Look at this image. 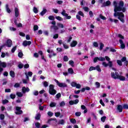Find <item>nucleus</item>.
<instances>
[{
	"label": "nucleus",
	"instance_id": "b1692460",
	"mask_svg": "<svg viewBox=\"0 0 128 128\" xmlns=\"http://www.w3.org/2000/svg\"><path fill=\"white\" fill-rule=\"evenodd\" d=\"M10 76L12 78H14L16 76V74L14 73V72L12 70H10Z\"/></svg>",
	"mask_w": 128,
	"mask_h": 128
},
{
	"label": "nucleus",
	"instance_id": "6e6d98bb",
	"mask_svg": "<svg viewBox=\"0 0 128 128\" xmlns=\"http://www.w3.org/2000/svg\"><path fill=\"white\" fill-rule=\"evenodd\" d=\"M48 20H54V16H48Z\"/></svg>",
	"mask_w": 128,
	"mask_h": 128
},
{
	"label": "nucleus",
	"instance_id": "49530a36",
	"mask_svg": "<svg viewBox=\"0 0 128 128\" xmlns=\"http://www.w3.org/2000/svg\"><path fill=\"white\" fill-rule=\"evenodd\" d=\"M92 70H96V67L91 66L89 68V72H92Z\"/></svg>",
	"mask_w": 128,
	"mask_h": 128
},
{
	"label": "nucleus",
	"instance_id": "c03bdc74",
	"mask_svg": "<svg viewBox=\"0 0 128 128\" xmlns=\"http://www.w3.org/2000/svg\"><path fill=\"white\" fill-rule=\"evenodd\" d=\"M124 110H128V104H124L122 105Z\"/></svg>",
	"mask_w": 128,
	"mask_h": 128
},
{
	"label": "nucleus",
	"instance_id": "bb28decb",
	"mask_svg": "<svg viewBox=\"0 0 128 128\" xmlns=\"http://www.w3.org/2000/svg\"><path fill=\"white\" fill-rule=\"evenodd\" d=\"M96 70L98 72H102V69H100V65H98L95 67Z\"/></svg>",
	"mask_w": 128,
	"mask_h": 128
},
{
	"label": "nucleus",
	"instance_id": "bf43d9fd",
	"mask_svg": "<svg viewBox=\"0 0 128 128\" xmlns=\"http://www.w3.org/2000/svg\"><path fill=\"white\" fill-rule=\"evenodd\" d=\"M60 106H66V103L64 102V101H62L60 104Z\"/></svg>",
	"mask_w": 128,
	"mask_h": 128
},
{
	"label": "nucleus",
	"instance_id": "f8f14e48",
	"mask_svg": "<svg viewBox=\"0 0 128 128\" xmlns=\"http://www.w3.org/2000/svg\"><path fill=\"white\" fill-rule=\"evenodd\" d=\"M32 44V42L28 41V40H24L22 42L23 46H30Z\"/></svg>",
	"mask_w": 128,
	"mask_h": 128
},
{
	"label": "nucleus",
	"instance_id": "4be33fe9",
	"mask_svg": "<svg viewBox=\"0 0 128 128\" xmlns=\"http://www.w3.org/2000/svg\"><path fill=\"white\" fill-rule=\"evenodd\" d=\"M46 12H48V10H46V8H43V10L40 13V16H44L46 14Z\"/></svg>",
	"mask_w": 128,
	"mask_h": 128
},
{
	"label": "nucleus",
	"instance_id": "8fccbe9b",
	"mask_svg": "<svg viewBox=\"0 0 128 128\" xmlns=\"http://www.w3.org/2000/svg\"><path fill=\"white\" fill-rule=\"evenodd\" d=\"M63 60L64 62H68V57L66 56H64Z\"/></svg>",
	"mask_w": 128,
	"mask_h": 128
},
{
	"label": "nucleus",
	"instance_id": "dca6fc26",
	"mask_svg": "<svg viewBox=\"0 0 128 128\" xmlns=\"http://www.w3.org/2000/svg\"><path fill=\"white\" fill-rule=\"evenodd\" d=\"M78 44V42L76 40H72V42L70 44V46L71 48H74Z\"/></svg>",
	"mask_w": 128,
	"mask_h": 128
},
{
	"label": "nucleus",
	"instance_id": "4d7b16f0",
	"mask_svg": "<svg viewBox=\"0 0 128 128\" xmlns=\"http://www.w3.org/2000/svg\"><path fill=\"white\" fill-rule=\"evenodd\" d=\"M70 122H72V124H76V119L74 118H72L70 120Z\"/></svg>",
	"mask_w": 128,
	"mask_h": 128
},
{
	"label": "nucleus",
	"instance_id": "f704fd0d",
	"mask_svg": "<svg viewBox=\"0 0 128 128\" xmlns=\"http://www.w3.org/2000/svg\"><path fill=\"white\" fill-rule=\"evenodd\" d=\"M100 18H101V20H106V16H102V14H100Z\"/></svg>",
	"mask_w": 128,
	"mask_h": 128
},
{
	"label": "nucleus",
	"instance_id": "37998d69",
	"mask_svg": "<svg viewBox=\"0 0 128 128\" xmlns=\"http://www.w3.org/2000/svg\"><path fill=\"white\" fill-rule=\"evenodd\" d=\"M76 84L77 83L74 82H71V86H72V88H76Z\"/></svg>",
	"mask_w": 128,
	"mask_h": 128
},
{
	"label": "nucleus",
	"instance_id": "338daca9",
	"mask_svg": "<svg viewBox=\"0 0 128 128\" xmlns=\"http://www.w3.org/2000/svg\"><path fill=\"white\" fill-rule=\"evenodd\" d=\"M14 88H20V83H16L14 85Z\"/></svg>",
	"mask_w": 128,
	"mask_h": 128
},
{
	"label": "nucleus",
	"instance_id": "774afa93",
	"mask_svg": "<svg viewBox=\"0 0 128 128\" xmlns=\"http://www.w3.org/2000/svg\"><path fill=\"white\" fill-rule=\"evenodd\" d=\"M76 88H82V85L80 84H76Z\"/></svg>",
	"mask_w": 128,
	"mask_h": 128
},
{
	"label": "nucleus",
	"instance_id": "9d476101",
	"mask_svg": "<svg viewBox=\"0 0 128 128\" xmlns=\"http://www.w3.org/2000/svg\"><path fill=\"white\" fill-rule=\"evenodd\" d=\"M6 46L8 48H11L12 46V41L10 39L7 40Z\"/></svg>",
	"mask_w": 128,
	"mask_h": 128
},
{
	"label": "nucleus",
	"instance_id": "3c124183",
	"mask_svg": "<svg viewBox=\"0 0 128 128\" xmlns=\"http://www.w3.org/2000/svg\"><path fill=\"white\" fill-rule=\"evenodd\" d=\"M0 120H4V114H0Z\"/></svg>",
	"mask_w": 128,
	"mask_h": 128
},
{
	"label": "nucleus",
	"instance_id": "69168bd1",
	"mask_svg": "<svg viewBox=\"0 0 128 128\" xmlns=\"http://www.w3.org/2000/svg\"><path fill=\"white\" fill-rule=\"evenodd\" d=\"M56 98H60L62 96V94H60V93H58L56 94Z\"/></svg>",
	"mask_w": 128,
	"mask_h": 128
},
{
	"label": "nucleus",
	"instance_id": "2f4dec72",
	"mask_svg": "<svg viewBox=\"0 0 128 128\" xmlns=\"http://www.w3.org/2000/svg\"><path fill=\"white\" fill-rule=\"evenodd\" d=\"M69 64H70V66H74V60H71L69 61Z\"/></svg>",
	"mask_w": 128,
	"mask_h": 128
},
{
	"label": "nucleus",
	"instance_id": "0eeeda50",
	"mask_svg": "<svg viewBox=\"0 0 128 128\" xmlns=\"http://www.w3.org/2000/svg\"><path fill=\"white\" fill-rule=\"evenodd\" d=\"M102 64L105 68H106L108 66H109V68H112V61H109L108 64H106V62H103L102 63Z\"/></svg>",
	"mask_w": 128,
	"mask_h": 128
},
{
	"label": "nucleus",
	"instance_id": "f03ea898",
	"mask_svg": "<svg viewBox=\"0 0 128 128\" xmlns=\"http://www.w3.org/2000/svg\"><path fill=\"white\" fill-rule=\"evenodd\" d=\"M49 94L51 96H54L56 94V90H54V85L50 84L49 86Z\"/></svg>",
	"mask_w": 128,
	"mask_h": 128
},
{
	"label": "nucleus",
	"instance_id": "a211bd4d",
	"mask_svg": "<svg viewBox=\"0 0 128 128\" xmlns=\"http://www.w3.org/2000/svg\"><path fill=\"white\" fill-rule=\"evenodd\" d=\"M110 0H107L106 2H104L102 4V6H110Z\"/></svg>",
	"mask_w": 128,
	"mask_h": 128
},
{
	"label": "nucleus",
	"instance_id": "e433bc0d",
	"mask_svg": "<svg viewBox=\"0 0 128 128\" xmlns=\"http://www.w3.org/2000/svg\"><path fill=\"white\" fill-rule=\"evenodd\" d=\"M35 126L37 128H40V123L38 122L35 123Z\"/></svg>",
	"mask_w": 128,
	"mask_h": 128
},
{
	"label": "nucleus",
	"instance_id": "412c9836",
	"mask_svg": "<svg viewBox=\"0 0 128 128\" xmlns=\"http://www.w3.org/2000/svg\"><path fill=\"white\" fill-rule=\"evenodd\" d=\"M41 116L42 115H40V114H37L35 116V120H40Z\"/></svg>",
	"mask_w": 128,
	"mask_h": 128
},
{
	"label": "nucleus",
	"instance_id": "c756f323",
	"mask_svg": "<svg viewBox=\"0 0 128 128\" xmlns=\"http://www.w3.org/2000/svg\"><path fill=\"white\" fill-rule=\"evenodd\" d=\"M68 72L69 74H74V70L72 69V68H69L68 69Z\"/></svg>",
	"mask_w": 128,
	"mask_h": 128
},
{
	"label": "nucleus",
	"instance_id": "423d86ee",
	"mask_svg": "<svg viewBox=\"0 0 128 128\" xmlns=\"http://www.w3.org/2000/svg\"><path fill=\"white\" fill-rule=\"evenodd\" d=\"M98 60L99 62H104V60H106V58L104 57H95L94 59V62H98Z\"/></svg>",
	"mask_w": 128,
	"mask_h": 128
},
{
	"label": "nucleus",
	"instance_id": "6ab92c4d",
	"mask_svg": "<svg viewBox=\"0 0 128 128\" xmlns=\"http://www.w3.org/2000/svg\"><path fill=\"white\" fill-rule=\"evenodd\" d=\"M2 67L4 68H6V62H2V61L0 60V68H2Z\"/></svg>",
	"mask_w": 128,
	"mask_h": 128
},
{
	"label": "nucleus",
	"instance_id": "f257e3e1",
	"mask_svg": "<svg viewBox=\"0 0 128 128\" xmlns=\"http://www.w3.org/2000/svg\"><path fill=\"white\" fill-rule=\"evenodd\" d=\"M111 78L114 80H120L124 81L126 80V77L120 75L118 72H111Z\"/></svg>",
	"mask_w": 128,
	"mask_h": 128
},
{
	"label": "nucleus",
	"instance_id": "c85d7f7f",
	"mask_svg": "<svg viewBox=\"0 0 128 128\" xmlns=\"http://www.w3.org/2000/svg\"><path fill=\"white\" fill-rule=\"evenodd\" d=\"M64 122H66L64 120H60L58 121V124H62L64 125Z\"/></svg>",
	"mask_w": 128,
	"mask_h": 128
},
{
	"label": "nucleus",
	"instance_id": "052dcab7",
	"mask_svg": "<svg viewBox=\"0 0 128 128\" xmlns=\"http://www.w3.org/2000/svg\"><path fill=\"white\" fill-rule=\"evenodd\" d=\"M48 114L49 116L52 117L54 116V113H52V112H48Z\"/></svg>",
	"mask_w": 128,
	"mask_h": 128
},
{
	"label": "nucleus",
	"instance_id": "a878e982",
	"mask_svg": "<svg viewBox=\"0 0 128 128\" xmlns=\"http://www.w3.org/2000/svg\"><path fill=\"white\" fill-rule=\"evenodd\" d=\"M116 63L120 66H122V60H116Z\"/></svg>",
	"mask_w": 128,
	"mask_h": 128
},
{
	"label": "nucleus",
	"instance_id": "58836bf2",
	"mask_svg": "<svg viewBox=\"0 0 128 128\" xmlns=\"http://www.w3.org/2000/svg\"><path fill=\"white\" fill-rule=\"evenodd\" d=\"M33 12H34V14H38V10L36 7H34Z\"/></svg>",
	"mask_w": 128,
	"mask_h": 128
},
{
	"label": "nucleus",
	"instance_id": "0e129e2a",
	"mask_svg": "<svg viewBox=\"0 0 128 128\" xmlns=\"http://www.w3.org/2000/svg\"><path fill=\"white\" fill-rule=\"evenodd\" d=\"M81 114H82V112H76L75 113V116H80Z\"/></svg>",
	"mask_w": 128,
	"mask_h": 128
},
{
	"label": "nucleus",
	"instance_id": "864d4df0",
	"mask_svg": "<svg viewBox=\"0 0 128 128\" xmlns=\"http://www.w3.org/2000/svg\"><path fill=\"white\" fill-rule=\"evenodd\" d=\"M118 20H120L122 22L123 24H124V18H122L120 16H118Z\"/></svg>",
	"mask_w": 128,
	"mask_h": 128
},
{
	"label": "nucleus",
	"instance_id": "603ef678",
	"mask_svg": "<svg viewBox=\"0 0 128 128\" xmlns=\"http://www.w3.org/2000/svg\"><path fill=\"white\" fill-rule=\"evenodd\" d=\"M8 100L6 99H5L2 101V104H8Z\"/></svg>",
	"mask_w": 128,
	"mask_h": 128
},
{
	"label": "nucleus",
	"instance_id": "4c0bfd02",
	"mask_svg": "<svg viewBox=\"0 0 128 128\" xmlns=\"http://www.w3.org/2000/svg\"><path fill=\"white\" fill-rule=\"evenodd\" d=\"M16 96H18L19 98H22V96H24V94H22V92H17L16 94Z\"/></svg>",
	"mask_w": 128,
	"mask_h": 128
},
{
	"label": "nucleus",
	"instance_id": "473e14b6",
	"mask_svg": "<svg viewBox=\"0 0 128 128\" xmlns=\"http://www.w3.org/2000/svg\"><path fill=\"white\" fill-rule=\"evenodd\" d=\"M110 22H115V24H118V20H113L112 18H110Z\"/></svg>",
	"mask_w": 128,
	"mask_h": 128
},
{
	"label": "nucleus",
	"instance_id": "39448f33",
	"mask_svg": "<svg viewBox=\"0 0 128 128\" xmlns=\"http://www.w3.org/2000/svg\"><path fill=\"white\" fill-rule=\"evenodd\" d=\"M61 14L64 16H66V20H70L72 18V16H68V14L66 13V10H62Z\"/></svg>",
	"mask_w": 128,
	"mask_h": 128
},
{
	"label": "nucleus",
	"instance_id": "5fc2aeb1",
	"mask_svg": "<svg viewBox=\"0 0 128 128\" xmlns=\"http://www.w3.org/2000/svg\"><path fill=\"white\" fill-rule=\"evenodd\" d=\"M10 98L12 100H14V98H16V94H10Z\"/></svg>",
	"mask_w": 128,
	"mask_h": 128
},
{
	"label": "nucleus",
	"instance_id": "393cba45",
	"mask_svg": "<svg viewBox=\"0 0 128 128\" xmlns=\"http://www.w3.org/2000/svg\"><path fill=\"white\" fill-rule=\"evenodd\" d=\"M56 103L54 102H51L50 104V108H54V106H56Z\"/></svg>",
	"mask_w": 128,
	"mask_h": 128
},
{
	"label": "nucleus",
	"instance_id": "13d9d810",
	"mask_svg": "<svg viewBox=\"0 0 128 128\" xmlns=\"http://www.w3.org/2000/svg\"><path fill=\"white\" fill-rule=\"evenodd\" d=\"M104 44H102V42L100 43V50H102V48H104Z\"/></svg>",
	"mask_w": 128,
	"mask_h": 128
},
{
	"label": "nucleus",
	"instance_id": "5701e85b",
	"mask_svg": "<svg viewBox=\"0 0 128 128\" xmlns=\"http://www.w3.org/2000/svg\"><path fill=\"white\" fill-rule=\"evenodd\" d=\"M6 10L8 14H10V12H12L10 9V8L8 7V4H6Z\"/></svg>",
	"mask_w": 128,
	"mask_h": 128
},
{
	"label": "nucleus",
	"instance_id": "1a4fd4ad",
	"mask_svg": "<svg viewBox=\"0 0 128 128\" xmlns=\"http://www.w3.org/2000/svg\"><path fill=\"white\" fill-rule=\"evenodd\" d=\"M114 16H120V18H124V14L122 12H114Z\"/></svg>",
	"mask_w": 128,
	"mask_h": 128
},
{
	"label": "nucleus",
	"instance_id": "c9c22d12",
	"mask_svg": "<svg viewBox=\"0 0 128 128\" xmlns=\"http://www.w3.org/2000/svg\"><path fill=\"white\" fill-rule=\"evenodd\" d=\"M124 4V1L121 0V1L120 2H119V6L123 8Z\"/></svg>",
	"mask_w": 128,
	"mask_h": 128
},
{
	"label": "nucleus",
	"instance_id": "a19ab883",
	"mask_svg": "<svg viewBox=\"0 0 128 128\" xmlns=\"http://www.w3.org/2000/svg\"><path fill=\"white\" fill-rule=\"evenodd\" d=\"M95 84H96V88H100V82H96L95 83Z\"/></svg>",
	"mask_w": 128,
	"mask_h": 128
},
{
	"label": "nucleus",
	"instance_id": "20e7f679",
	"mask_svg": "<svg viewBox=\"0 0 128 128\" xmlns=\"http://www.w3.org/2000/svg\"><path fill=\"white\" fill-rule=\"evenodd\" d=\"M54 80L60 88H68V84H66L60 83L56 79Z\"/></svg>",
	"mask_w": 128,
	"mask_h": 128
},
{
	"label": "nucleus",
	"instance_id": "ddd939ff",
	"mask_svg": "<svg viewBox=\"0 0 128 128\" xmlns=\"http://www.w3.org/2000/svg\"><path fill=\"white\" fill-rule=\"evenodd\" d=\"M122 108H124L120 104L117 105L116 110H117L118 112H122Z\"/></svg>",
	"mask_w": 128,
	"mask_h": 128
},
{
	"label": "nucleus",
	"instance_id": "cd10ccee",
	"mask_svg": "<svg viewBox=\"0 0 128 128\" xmlns=\"http://www.w3.org/2000/svg\"><path fill=\"white\" fill-rule=\"evenodd\" d=\"M50 28L54 30H58V27L56 26H50Z\"/></svg>",
	"mask_w": 128,
	"mask_h": 128
},
{
	"label": "nucleus",
	"instance_id": "2eb2a0df",
	"mask_svg": "<svg viewBox=\"0 0 128 128\" xmlns=\"http://www.w3.org/2000/svg\"><path fill=\"white\" fill-rule=\"evenodd\" d=\"M22 92L23 94H26V92H30V88L24 86L22 88Z\"/></svg>",
	"mask_w": 128,
	"mask_h": 128
},
{
	"label": "nucleus",
	"instance_id": "680f3d73",
	"mask_svg": "<svg viewBox=\"0 0 128 128\" xmlns=\"http://www.w3.org/2000/svg\"><path fill=\"white\" fill-rule=\"evenodd\" d=\"M18 56L19 58H22V56H24V54H22V52H19L18 54Z\"/></svg>",
	"mask_w": 128,
	"mask_h": 128
},
{
	"label": "nucleus",
	"instance_id": "e2e57ef3",
	"mask_svg": "<svg viewBox=\"0 0 128 128\" xmlns=\"http://www.w3.org/2000/svg\"><path fill=\"white\" fill-rule=\"evenodd\" d=\"M24 64L20 63V64H18V68H24Z\"/></svg>",
	"mask_w": 128,
	"mask_h": 128
},
{
	"label": "nucleus",
	"instance_id": "7c9ffc66",
	"mask_svg": "<svg viewBox=\"0 0 128 128\" xmlns=\"http://www.w3.org/2000/svg\"><path fill=\"white\" fill-rule=\"evenodd\" d=\"M33 30L34 32H36L38 30V25H34L33 27Z\"/></svg>",
	"mask_w": 128,
	"mask_h": 128
},
{
	"label": "nucleus",
	"instance_id": "6e6552de",
	"mask_svg": "<svg viewBox=\"0 0 128 128\" xmlns=\"http://www.w3.org/2000/svg\"><path fill=\"white\" fill-rule=\"evenodd\" d=\"M21 110H22V107L16 106V112H15L16 114H22V111Z\"/></svg>",
	"mask_w": 128,
	"mask_h": 128
},
{
	"label": "nucleus",
	"instance_id": "4468645a",
	"mask_svg": "<svg viewBox=\"0 0 128 128\" xmlns=\"http://www.w3.org/2000/svg\"><path fill=\"white\" fill-rule=\"evenodd\" d=\"M119 42L120 44H121L120 45V48L122 49V50H124V48H126V44H124V41H122V39L120 40H119Z\"/></svg>",
	"mask_w": 128,
	"mask_h": 128
},
{
	"label": "nucleus",
	"instance_id": "79ce46f5",
	"mask_svg": "<svg viewBox=\"0 0 128 128\" xmlns=\"http://www.w3.org/2000/svg\"><path fill=\"white\" fill-rule=\"evenodd\" d=\"M78 14L79 16H82L83 18H84V12H82V11H79V12H78Z\"/></svg>",
	"mask_w": 128,
	"mask_h": 128
},
{
	"label": "nucleus",
	"instance_id": "9b49d317",
	"mask_svg": "<svg viewBox=\"0 0 128 128\" xmlns=\"http://www.w3.org/2000/svg\"><path fill=\"white\" fill-rule=\"evenodd\" d=\"M79 102L80 101L78 100V99H76L74 101L71 100L69 102V104H70V106H74V104H78Z\"/></svg>",
	"mask_w": 128,
	"mask_h": 128
},
{
	"label": "nucleus",
	"instance_id": "a18cd8bd",
	"mask_svg": "<svg viewBox=\"0 0 128 128\" xmlns=\"http://www.w3.org/2000/svg\"><path fill=\"white\" fill-rule=\"evenodd\" d=\"M56 20H60V22L62 20H63L62 18L60 16H56Z\"/></svg>",
	"mask_w": 128,
	"mask_h": 128
},
{
	"label": "nucleus",
	"instance_id": "f3484780",
	"mask_svg": "<svg viewBox=\"0 0 128 128\" xmlns=\"http://www.w3.org/2000/svg\"><path fill=\"white\" fill-rule=\"evenodd\" d=\"M14 12H15L16 18H18V16H20V11H18V8H15Z\"/></svg>",
	"mask_w": 128,
	"mask_h": 128
},
{
	"label": "nucleus",
	"instance_id": "72a5a7b5",
	"mask_svg": "<svg viewBox=\"0 0 128 128\" xmlns=\"http://www.w3.org/2000/svg\"><path fill=\"white\" fill-rule=\"evenodd\" d=\"M18 48L17 46H14V47H13L11 50V52L12 54H14L16 50V48Z\"/></svg>",
	"mask_w": 128,
	"mask_h": 128
},
{
	"label": "nucleus",
	"instance_id": "aec40b11",
	"mask_svg": "<svg viewBox=\"0 0 128 128\" xmlns=\"http://www.w3.org/2000/svg\"><path fill=\"white\" fill-rule=\"evenodd\" d=\"M121 60L122 62H124V64H126V66H128V61L126 60V57H122V58H121Z\"/></svg>",
	"mask_w": 128,
	"mask_h": 128
},
{
	"label": "nucleus",
	"instance_id": "ea45409f",
	"mask_svg": "<svg viewBox=\"0 0 128 128\" xmlns=\"http://www.w3.org/2000/svg\"><path fill=\"white\" fill-rule=\"evenodd\" d=\"M106 116H103L101 118V121L102 122H106Z\"/></svg>",
	"mask_w": 128,
	"mask_h": 128
},
{
	"label": "nucleus",
	"instance_id": "09e8293b",
	"mask_svg": "<svg viewBox=\"0 0 128 128\" xmlns=\"http://www.w3.org/2000/svg\"><path fill=\"white\" fill-rule=\"evenodd\" d=\"M44 86L45 88H48V82H46V81H44Z\"/></svg>",
	"mask_w": 128,
	"mask_h": 128
},
{
	"label": "nucleus",
	"instance_id": "de8ad7c7",
	"mask_svg": "<svg viewBox=\"0 0 128 128\" xmlns=\"http://www.w3.org/2000/svg\"><path fill=\"white\" fill-rule=\"evenodd\" d=\"M56 120V118L54 119V118H50L49 120H48L47 123L50 124V122H52V120Z\"/></svg>",
	"mask_w": 128,
	"mask_h": 128
},
{
	"label": "nucleus",
	"instance_id": "7ed1b4c3",
	"mask_svg": "<svg viewBox=\"0 0 128 128\" xmlns=\"http://www.w3.org/2000/svg\"><path fill=\"white\" fill-rule=\"evenodd\" d=\"M113 4L114 6V12H121L122 7H120V6H118V2H116V1H114L113 2Z\"/></svg>",
	"mask_w": 128,
	"mask_h": 128
}]
</instances>
